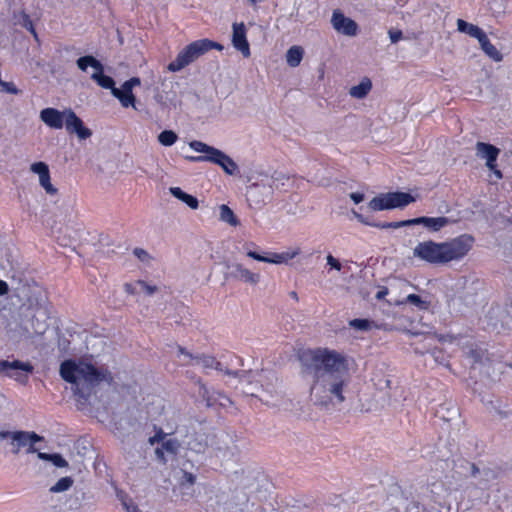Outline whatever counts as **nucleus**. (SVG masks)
<instances>
[{
  "mask_svg": "<svg viewBox=\"0 0 512 512\" xmlns=\"http://www.w3.org/2000/svg\"><path fill=\"white\" fill-rule=\"evenodd\" d=\"M141 81L138 77H132L128 80H126L122 85L124 87H129L133 91L134 86L140 85Z\"/></svg>",
  "mask_w": 512,
  "mask_h": 512,
  "instance_id": "79ce46f5",
  "label": "nucleus"
},
{
  "mask_svg": "<svg viewBox=\"0 0 512 512\" xmlns=\"http://www.w3.org/2000/svg\"><path fill=\"white\" fill-rule=\"evenodd\" d=\"M23 26L33 35V37L38 41V34L34 28L33 22L30 19L29 15L24 14L23 16Z\"/></svg>",
  "mask_w": 512,
  "mask_h": 512,
  "instance_id": "e433bc0d",
  "label": "nucleus"
},
{
  "mask_svg": "<svg viewBox=\"0 0 512 512\" xmlns=\"http://www.w3.org/2000/svg\"><path fill=\"white\" fill-rule=\"evenodd\" d=\"M170 192H171V194H172L175 198H177V199H179V200H181V201H183V200H184V197L187 195V193H186V192H184V191H183L181 188H179V187H171V188H170Z\"/></svg>",
  "mask_w": 512,
  "mask_h": 512,
  "instance_id": "a19ab883",
  "label": "nucleus"
},
{
  "mask_svg": "<svg viewBox=\"0 0 512 512\" xmlns=\"http://www.w3.org/2000/svg\"><path fill=\"white\" fill-rule=\"evenodd\" d=\"M360 222L373 226L380 229H398L401 227L406 226H413V225H423L431 232H438L445 226H447L451 221L449 218L445 216L440 217H427V216H421L413 219L408 220H402V221H396V222H378L373 223L369 222L361 214L356 215Z\"/></svg>",
  "mask_w": 512,
  "mask_h": 512,
  "instance_id": "39448f33",
  "label": "nucleus"
},
{
  "mask_svg": "<svg viewBox=\"0 0 512 512\" xmlns=\"http://www.w3.org/2000/svg\"><path fill=\"white\" fill-rule=\"evenodd\" d=\"M404 303H410L414 305L418 310L420 311H427L430 308L431 302L425 299H422L417 294H409L406 298Z\"/></svg>",
  "mask_w": 512,
  "mask_h": 512,
  "instance_id": "c85d7f7f",
  "label": "nucleus"
},
{
  "mask_svg": "<svg viewBox=\"0 0 512 512\" xmlns=\"http://www.w3.org/2000/svg\"><path fill=\"white\" fill-rule=\"evenodd\" d=\"M304 50L301 46H292L286 53V61L290 67H297L300 65L303 58Z\"/></svg>",
  "mask_w": 512,
  "mask_h": 512,
  "instance_id": "a878e982",
  "label": "nucleus"
},
{
  "mask_svg": "<svg viewBox=\"0 0 512 512\" xmlns=\"http://www.w3.org/2000/svg\"><path fill=\"white\" fill-rule=\"evenodd\" d=\"M479 44L481 46V49L484 51V53L489 57L491 58L492 60H494L495 62H500L502 61L503 59V56L502 54L498 51V49L490 42L489 38L487 37V35L485 37H483L480 41H479Z\"/></svg>",
  "mask_w": 512,
  "mask_h": 512,
  "instance_id": "5701e85b",
  "label": "nucleus"
},
{
  "mask_svg": "<svg viewBox=\"0 0 512 512\" xmlns=\"http://www.w3.org/2000/svg\"><path fill=\"white\" fill-rule=\"evenodd\" d=\"M196 482V476L192 474L191 472L184 471L182 476V482L181 484H189L193 485Z\"/></svg>",
  "mask_w": 512,
  "mask_h": 512,
  "instance_id": "58836bf2",
  "label": "nucleus"
},
{
  "mask_svg": "<svg viewBox=\"0 0 512 512\" xmlns=\"http://www.w3.org/2000/svg\"><path fill=\"white\" fill-rule=\"evenodd\" d=\"M211 163L219 165L228 175H234L238 171L235 161L219 149L215 156L211 158Z\"/></svg>",
  "mask_w": 512,
  "mask_h": 512,
  "instance_id": "aec40b11",
  "label": "nucleus"
},
{
  "mask_svg": "<svg viewBox=\"0 0 512 512\" xmlns=\"http://www.w3.org/2000/svg\"><path fill=\"white\" fill-rule=\"evenodd\" d=\"M232 45L239 51L244 58H249L251 55L250 45L247 40V29L243 22L233 23L232 25Z\"/></svg>",
  "mask_w": 512,
  "mask_h": 512,
  "instance_id": "9d476101",
  "label": "nucleus"
},
{
  "mask_svg": "<svg viewBox=\"0 0 512 512\" xmlns=\"http://www.w3.org/2000/svg\"><path fill=\"white\" fill-rule=\"evenodd\" d=\"M91 78L97 82V84L104 88V89H110L111 93L113 94V90L116 89L115 82L111 76L105 75L103 73V70H96L92 75Z\"/></svg>",
  "mask_w": 512,
  "mask_h": 512,
  "instance_id": "393cba45",
  "label": "nucleus"
},
{
  "mask_svg": "<svg viewBox=\"0 0 512 512\" xmlns=\"http://www.w3.org/2000/svg\"><path fill=\"white\" fill-rule=\"evenodd\" d=\"M182 202H184L191 209H197L198 206H199L198 199L196 197H194L193 195H190L188 193L184 197V200Z\"/></svg>",
  "mask_w": 512,
  "mask_h": 512,
  "instance_id": "4c0bfd02",
  "label": "nucleus"
},
{
  "mask_svg": "<svg viewBox=\"0 0 512 512\" xmlns=\"http://www.w3.org/2000/svg\"><path fill=\"white\" fill-rule=\"evenodd\" d=\"M350 326L358 330H369L372 328V322L367 319H353L350 321Z\"/></svg>",
  "mask_w": 512,
  "mask_h": 512,
  "instance_id": "2f4dec72",
  "label": "nucleus"
},
{
  "mask_svg": "<svg viewBox=\"0 0 512 512\" xmlns=\"http://www.w3.org/2000/svg\"><path fill=\"white\" fill-rule=\"evenodd\" d=\"M112 95L120 101L123 107H135L136 99L133 94V91L129 87H124L123 85H121V88H116L113 90Z\"/></svg>",
  "mask_w": 512,
  "mask_h": 512,
  "instance_id": "412c9836",
  "label": "nucleus"
},
{
  "mask_svg": "<svg viewBox=\"0 0 512 512\" xmlns=\"http://www.w3.org/2000/svg\"><path fill=\"white\" fill-rule=\"evenodd\" d=\"M231 268L232 271L230 276L236 280H240L251 285H256L260 281V275L258 273L251 272L240 263L233 264Z\"/></svg>",
  "mask_w": 512,
  "mask_h": 512,
  "instance_id": "f3484780",
  "label": "nucleus"
},
{
  "mask_svg": "<svg viewBox=\"0 0 512 512\" xmlns=\"http://www.w3.org/2000/svg\"><path fill=\"white\" fill-rule=\"evenodd\" d=\"M219 210H220L219 216H220L221 221L226 222L234 227L239 225L240 222H239L238 218L236 217L233 210L229 206L222 204L219 207Z\"/></svg>",
  "mask_w": 512,
  "mask_h": 512,
  "instance_id": "cd10ccee",
  "label": "nucleus"
},
{
  "mask_svg": "<svg viewBox=\"0 0 512 512\" xmlns=\"http://www.w3.org/2000/svg\"><path fill=\"white\" fill-rule=\"evenodd\" d=\"M190 148L196 152L204 153L205 155L190 157V160L194 162H211V158L215 156L218 149L208 144L194 140L190 144Z\"/></svg>",
  "mask_w": 512,
  "mask_h": 512,
  "instance_id": "a211bd4d",
  "label": "nucleus"
},
{
  "mask_svg": "<svg viewBox=\"0 0 512 512\" xmlns=\"http://www.w3.org/2000/svg\"><path fill=\"white\" fill-rule=\"evenodd\" d=\"M387 294H388V290H387V288H384V289H382V290H380V291H378V292H377L376 298H377V299H382V298H384Z\"/></svg>",
  "mask_w": 512,
  "mask_h": 512,
  "instance_id": "864d4df0",
  "label": "nucleus"
},
{
  "mask_svg": "<svg viewBox=\"0 0 512 512\" xmlns=\"http://www.w3.org/2000/svg\"><path fill=\"white\" fill-rule=\"evenodd\" d=\"M49 461L59 468H64L68 466V462L63 458L61 454L58 453L51 454Z\"/></svg>",
  "mask_w": 512,
  "mask_h": 512,
  "instance_id": "f704fd0d",
  "label": "nucleus"
},
{
  "mask_svg": "<svg viewBox=\"0 0 512 512\" xmlns=\"http://www.w3.org/2000/svg\"><path fill=\"white\" fill-rule=\"evenodd\" d=\"M59 373L64 381L73 385L79 409L86 406L96 385L102 381L108 384L114 381L113 375L107 369H98L91 363L77 364L72 359L61 363Z\"/></svg>",
  "mask_w": 512,
  "mask_h": 512,
  "instance_id": "f03ea898",
  "label": "nucleus"
},
{
  "mask_svg": "<svg viewBox=\"0 0 512 512\" xmlns=\"http://www.w3.org/2000/svg\"><path fill=\"white\" fill-rule=\"evenodd\" d=\"M124 506L126 507V509L128 510V512H135V511L137 510V507H136V506H133V507H132V510H130V507H129L126 503H124Z\"/></svg>",
  "mask_w": 512,
  "mask_h": 512,
  "instance_id": "6e6d98bb",
  "label": "nucleus"
},
{
  "mask_svg": "<svg viewBox=\"0 0 512 512\" xmlns=\"http://www.w3.org/2000/svg\"><path fill=\"white\" fill-rule=\"evenodd\" d=\"M137 284L139 286H141V288L148 294V295H151L153 294L156 290H157V287L156 286H151L149 284H147L145 281L143 280H138L137 281Z\"/></svg>",
  "mask_w": 512,
  "mask_h": 512,
  "instance_id": "ea45409f",
  "label": "nucleus"
},
{
  "mask_svg": "<svg viewBox=\"0 0 512 512\" xmlns=\"http://www.w3.org/2000/svg\"><path fill=\"white\" fill-rule=\"evenodd\" d=\"M178 139L177 134L172 130H164L158 135V141L163 146H172Z\"/></svg>",
  "mask_w": 512,
  "mask_h": 512,
  "instance_id": "7c9ffc66",
  "label": "nucleus"
},
{
  "mask_svg": "<svg viewBox=\"0 0 512 512\" xmlns=\"http://www.w3.org/2000/svg\"><path fill=\"white\" fill-rule=\"evenodd\" d=\"M331 23L333 28L346 36H355L358 32L357 23L351 18L346 17L339 10H335L332 14Z\"/></svg>",
  "mask_w": 512,
  "mask_h": 512,
  "instance_id": "4468645a",
  "label": "nucleus"
},
{
  "mask_svg": "<svg viewBox=\"0 0 512 512\" xmlns=\"http://www.w3.org/2000/svg\"><path fill=\"white\" fill-rule=\"evenodd\" d=\"M180 446L181 444L177 439H167L166 441H163L161 447H157L155 449V455L157 460L161 464L165 465L167 463L165 452L173 456H176L178 454Z\"/></svg>",
  "mask_w": 512,
  "mask_h": 512,
  "instance_id": "6ab92c4d",
  "label": "nucleus"
},
{
  "mask_svg": "<svg viewBox=\"0 0 512 512\" xmlns=\"http://www.w3.org/2000/svg\"><path fill=\"white\" fill-rule=\"evenodd\" d=\"M11 439L15 442V450L14 455L19 454L20 449L23 447H27L26 452L28 454L37 452L35 448V443L43 440L42 436H39L35 432L28 431H0V440Z\"/></svg>",
  "mask_w": 512,
  "mask_h": 512,
  "instance_id": "6e6552de",
  "label": "nucleus"
},
{
  "mask_svg": "<svg viewBox=\"0 0 512 512\" xmlns=\"http://www.w3.org/2000/svg\"><path fill=\"white\" fill-rule=\"evenodd\" d=\"M166 433L161 429H157L155 434L149 438V444L154 445L155 443H163V441H166Z\"/></svg>",
  "mask_w": 512,
  "mask_h": 512,
  "instance_id": "c9c22d12",
  "label": "nucleus"
},
{
  "mask_svg": "<svg viewBox=\"0 0 512 512\" xmlns=\"http://www.w3.org/2000/svg\"><path fill=\"white\" fill-rule=\"evenodd\" d=\"M64 125L68 133H76L80 139H87L92 135L91 130L84 126L83 121L71 109L66 110Z\"/></svg>",
  "mask_w": 512,
  "mask_h": 512,
  "instance_id": "ddd939ff",
  "label": "nucleus"
},
{
  "mask_svg": "<svg viewBox=\"0 0 512 512\" xmlns=\"http://www.w3.org/2000/svg\"><path fill=\"white\" fill-rule=\"evenodd\" d=\"M223 357L229 358V360L234 362L236 366L242 365V359L233 352H228L226 355H223Z\"/></svg>",
  "mask_w": 512,
  "mask_h": 512,
  "instance_id": "c03bdc74",
  "label": "nucleus"
},
{
  "mask_svg": "<svg viewBox=\"0 0 512 512\" xmlns=\"http://www.w3.org/2000/svg\"><path fill=\"white\" fill-rule=\"evenodd\" d=\"M33 372L34 366L29 361L0 360V374H4L19 384L26 385L29 381V375Z\"/></svg>",
  "mask_w": 512,
  "mask_h": 512,
  "instance_id": "0eeeda50",
  "label": "nucleus"
},
{
  "mask_svg": "<svg viewBox=\"0 0 512 512\" xmlns=\"http://www.w3.org/2000/svg\"><path fill=\"white\" fill-rule=\"evenodd\" d=\"M472 235L461 234L449 241L434 242L432 240L419 242L413 249V255L429 264H446L463 259L474 245Z\"/></svg>",
  "mask_w": 512,
  "mask_h": 512,
  "instance_id": "7ed1b4c3",
  "label": "nucleus"
},
{
  "mask_svg": "<svg viewBox=\"0 0 512 512\" xmlns=\"http://www.w3.org/2000/svg\"><path fill=\"white\" fill-rule=\"evenodd\" d=\"M37 456H38V458H39V459H41V460L49 461V460H50V456H51V454H49V453H45V452H38Z\"/></svg>",
  "mask_w": 512,
  "mask_h": 512,
  "instance_id": "3c124183",
  "label": "nucleus"
},
{
  "mask_svg": "<svg viewBox=\"0 0 512 512\" xmlns=\"http://www.w3.org/2000/svg\"><path fill=\"white\" fill-rule=\"evenodd\" d=\"M476 151L477 156L486 160V167L492 171L498 179H502L503 174L497 167L500 149L490 143L477 142Z\"/></svg>",
  "mask_w": 512,
  "mask_h": 512,
  "instance_id": "1a4fd4ad",
  "label": "nucleus"
},
{
  "mask_svg": "<svg viewBox=\"0 0 512 512\" xmlns=\"http://www.w3.org/2000/svg\"><path fill=\"white\" fill-rule=\"evenodd\" d=\"M66 110L59 111L56 108H45L40 112V119L50 128L62 129Z\"/></svg>",
  "mask_w": 512,
  "mask_h": 512,
  "instance_id": "dca6fc26",
  "label": "nucleus"
},
{
  "mask_svg": "<svg viewBox=\"0 0 512 512\" xmlns=\"http://www.w3.org/2000/svg\"><path fill=\"white\" fill-rule=\"evenodd\" d=\"M327 263H328V265H330L332 268H334L336 270L341 269V263L339 262V260L334 258L331 254H329L327 256Z\"/></svg>",
  "mask_w": 512,
  "mask_h": 512,
  "instance_id": "37998d69",
  "label": "nucleus"
},
{
  "mask_svg": "<svg viewBox=\"0 0 512 512\" xmlns=\"http://www.w3.org/2000/svg\"><path fill=\"white\" fill-rule=\"evenodd\" d=\"M312 390H313V391H314V390H315V391H317V390H318L317 385H315V386L313 387V389H312ZM315 395H317V392H315Z\"/></svg>",
  "mask_w": 512,
  "mask_h": 512,
  "instance_id": "13d9d810",
  "label": "nucleus"
},
{
  "mask_svg": "<svg viewBox=\"0 0 512 512\" xmlns=\"http://www.w3.org/2000/svg\"><path fill=\"white\" fill-rule=\"evenodd\" d=\"M212 49L222 51L223 45L207 38L195 40L177 54L167 69L170 72H178Z\"/></svg>",
  "mask_w": 512,
  "mask_h": 512,
  "instance_id": "20e7f679",
  "label": "nucleus"
},
{
  "mask_svg": "<svg viewBox=\"0 0 512 512\" xmlns=\"http://www.w3.org/2000/svg\"><path fill=\"white\" fill-rule=\"evenodd\" d=\"M372 89V82L369 78H364L362 81L350 88V95L357 99H362L368 95Z\"/></svg>",
  "mask_w": 512,
  "mask_h": 512,
  "instance_id": "b1692460",
  "label": "nucleus"
},
{
  "mask_svg": "<svg viewBox=\"0 0 512 512\" xmlns=\"http://www.w3.org/2000/svg\"><path fill=\"white\" fill-rule=\"evenodd\" d=\"M77 66L82 71H86L88 66L94 68L95 70H103V65L101 62L91 55L80 57L77 60Z\"/></svg>",
  "mask_w": 512,
  "mask_h": 512,
  "instance_id": "bb28decb",
  "label": "nucleus"
},
{
  "mask_svg": "<svg viewBox=\"0 0 512 512\" xmlns=\"http://www.w3.org/2000/svg\"><path fill=\"white\" fill-rule=\"evenodd\" d=\"M509 367L512 368V362L509 364Z\"/></svg>",
  "mask_w": 512,
  "mask_h": 512,
  "instance_id": "bf43d9fd",
  "label": "nucleus"
},
{
  "mask_svg": "<svg viewBox=\"0 0 512 512\" xmlns=\"http://www.w3.org/2000/svg\"><path fill=\"white\" fill-rule=\"evenodd\" d=\"M299 360L307 371L317 377V383L329 395L316 398V404L326 406L335 398L343 402V387L348 381L346 359L340 353L328 348L305 349L299 353Z\"/></svg>",
  "mask_w": 512,
  "mask_h": 512,
  "instance_id": "f257e3e1",
  "label": "nucleus"
},
{
  "mask_svg": "<svg viewBox=\"0 0 512 512\" xmlns=\"http://www.w3.org/2000/svg\"><path fill=\"white\" fill-rule=\"evenodd\" d=\"M179 352L181 354H184L186 355L187 357H189L190 359H195L197 360L198 363H201L203 367L205 368H212V369H215L217 371H220V372H223L225 373L226 375H230V376H237L238 375V372L237 371H233L232 369L228 368V367H224L222 362L221 361H218L214 356L212 355H205V354H201V355H196V356H193L191 353L185 351L184 348L182 347H179Z\"/></svg>",
  "mask_w": 512,
  "mask_h": 512,
  "instance_id": "f8f14e48",
  "label": "nucleus"
},
{
  "mask_svg": "<svg viewBox=\"0 0 512 512\" xmlns=\"http://www.w3.org/2000/svg\"><path fill=\"white\" fill-rule=\"evenodd\" d=\"M31 326H32V329H33V332H32V335L33 334H36V335H42L46 329H47V324L46 322H40L36 315H34L31 319Z\"/></svg>",
  "mask_w": 512,
  "mask_h": 512,
  "instance_id": "473e14b6",
  "label": "nucleus"
},
{
  "mask_svg": "<svg viewBox=\"0 0 512 512\" xmlns=\"http://www.w3.org/2000/svg\"><path fill=\"white\" fill-rule=\"evenodd\" d=\"M350 198L355 204H359L360 202L363 201L364 195L361 193H351Z\"/></svg>",
  "mask_w": 512,
  "mask_h": 512,
  "instance_id": "49530a36",
  "label": "nucleus"
},
{
  "mask_svg": "<svg viewBox=\"0 0 512 512\" xmlns=\"http://www.w3.org/2000/svg\"><path fill=\"white\" fill-rule=\"evenodd\" d=\"M124 289H125V291H126L128 294L133 295V294H135V293H136L135 288H134V285H133V284H131V283H126V284L124 285Z\"/></svg>",
  "mask_w": 512,
  "mask_h": 512,
  "instance_id": "8fccbe9b",
  "label": "nucleus"
},
{
  "mask_svg": "<svg viewBox=\"0 0 512 512\" xmlns=\"http://www.w3.org/2000/svg\"><path fill=\"white\" fill-rule=\"evenodd\" d=\"M20 330H23L21 332H19V336L21 338H25V339H28V338H31L32 337V332H30L28 329H23V327H20Z\"/></svg>",
  "mask_w": 512,
  "mask_h": 512,
  "instance_id": "09e8293b",
  "label": "nucleus"
},
{
  "mask_svg": "<svg viewBox=\"0 0 512 512\" xmlns=\"http://www.w3.org/2000/svg\"><path fill=\"white\" fill-rule=\"evenodd\" d=\"M31 171L39 176L40 185L49 195L57 194L58 190L51 183L49 167L44 162H35L30 167Z\"/></svg>",
  "mask_w": 512,
  "mask_h": 512,
  "instance_id": "2eb2a0df",
  "label": "nucleus"
},
{
  "mask_svg": "<svg viewBox=\"0 0 512 512\" xmlns=\"http://www.w3.org/2000/svg\"><path fill=\"white\" fill-rule=\"evenodd\" d=\"M471 473L473 476H476L479 473V468L475 463L471 464Z\"/></svg>",
  "mask_w": 512,
  "mask_h": 512,
  "instance_id": "5fc2aeb1",
  "label": "nucleus"
},
{
  "mask_svg": "<svg viewBox=\"0 0 512 512\" xmlns=\"http://www.w3.org/2000/svg\"><path fill=\"white\" fill-rule=\"evenodd\" d=\"M389 36H390L391 42L396 43L402 38L403 34H402V31H400V30H397V31L390 30Z\"/></svg>",
  "mask_w": 512,
  "mask_h": 512,
  "instance_id": "a18cd8bd",
  "label": "nucleus"
},
{
  "mask_svg": "<svg viewBox=\"0 0 512 512\" xmlns=\"http://www.w3.org/2000/svg\"><path fill=\"white\" fill-rule=\"evenodd\" d=\"M0 92H5L9 94H18L19 89L15 86L13 82H6L0 79Z\"/></svg>",
  "mask_w": 512,
  "mask_h": 512,
  "instance_id": "72a5a7b5",
  "label": "nucleus"
},
{
  "mask_svg": "<svg viewBox=\"0 0 512 512\" xmlns=\"http://www.w3.org/2000/svg\"><path fill=\"white\" fill-rule=\"evenodd\" d=\"M9 291V286L8 284L3 281V280H0V296H3V295H6Z\"/></svg>",
  "mask_w": 512,
  "mask_h": 512,
  "instance_id": "de8ad7c7",
  "label": "nucleus"
},
{
  "mask_svg": "<svg viewBox=\"0 0 512 512\" xmlns=\"http://www.w3.org/2000/svg\"><path fill=\"white\" fill-rule=\"evenodd\" d=\"M134 253H135V255H137V256H138L139 258H141V259H143V256H146V255H147V253H146V251H145V250H143V249H139V248H136V249L134 250Z\"/></svg>",
  "mask_w": 512,
  "mask_h": 512,
  "instance_id": "603ef678",
  "label": "nucleus"
},
{
  "mask_svg": "<svg viewBox=\"0 0 512 512\" xmlns=\"http://www.w3.org/2000/svg\"><path fill=\"white\" fill-rule=\"evenodd\" d=\"M73 485V479L69 476L60 478L51 488V493H60L69 490Z\"/></svg>",
  "mask_w": 512,
  "mask_h": 512,
  "instance_id": "c756f323",
  "label": "nucleus"
},
{
  "mask_svg": "<svg viewBox=\"0 0 512 512\" xmlns=\"http://www.w3.org/2000/svg\"><path fill=\"white\" fill-rule=\"evenodd\" d=\"M300 253V249L289 250L282 253L268 252L261 255L255 251L248 250L246 255L254 260L273 264L287 263L289 260L295 258Z\"/></svg>",
  "mask_w": 512,
  "mask_h": 512,
  "instance_id": "9b49d317",
  "label": "nucleus"
},
{
  "mask_svg": "<svg viewBox=\"0 0 512 512\" xmlns=\"http://www.w3.org/2000/svg\"><path fill=\"white\" fill-rule=\"evenodd\" d=\"M290 295H291V297H292L293 299H295L296 301L298 300V295H297V293H296L295 291H292Z\"/></svg>",
  "mask_w": 512,
  "mask_h": 512,
  "instance_id": "4d7b16f0",
  "label": "nucleus"
},
{
  "mask_svg": "<svg viewBox=\"0 0 512 512\" xmlns=\"http://www.w3.org/2000/svg\"><path fill=\"white\" fill-rule=\"evenodd\" d=\"M457 29L462 33H466L469 36L476 38L478 42L486 36V33L477 25L466 22L463 19L457 20Z\"/></svg>",
  "mask_w": 512,
  "mask_h": 512,
  "instance_id": "4be33fe9",
  "label": "nucleus"
},
{
  "mask_svg": "<svg viewBox=\"0 0 512 512\" xmlns=\"http://www.w3.org/2000/svg\"><path fill=\"white\" fill-rule=\"evenodd\" d=\"M416 199L408 192H387L373 197L369 202V208L373 211H383L395 208H404L415 202Z\"/></svg>",
  "mask_w": 512,
  "mask_h": 512,
  "instance_id": "423d86ee",
  "label": "nucleus"
}]
</instances>
